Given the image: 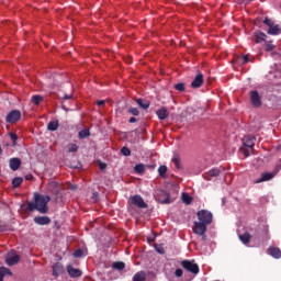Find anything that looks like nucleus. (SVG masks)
Segmentation results:
<instances>
[{"mask_svg": "<svg viewBox=\"0 0 281 281\" xmlns=\"http://www.w3.org/2000/svg\"><path fill=\"white\" fill-rule=\"evenodd\" d=\"M49 201H52L49 195L34 193V202H29L26 210L27 212H34L36 210L40 214H47L49 212Z\"/></svg>", "mask_w": 281, "mask_h": 281, "instance_id": "obj_1", "label": "nucleus"}, {"mask_svg": "<svg viewBox=\"0 0 281 281\" xmlns=\"http://www.w3.org/2000/svg\"><path fill=\"white\" fill-rule=\"evenodd\" d=\"M243 144L246 148H249V149L241 148L240 150L244 157H249L251 155V148L256 146V136H252V135L244 136Z\"/></svg>", "mask_w": 281, "mask_h": 281, "instance_id": "obj_2", "label": "nucleus"}, {"mask_svg": "<svg viewBox=\"0 0 281 281\" xmlns=\"http://www.w3.org/2000/svg\"><path fill=\"white\" fill-rule=\"evenodd\" d=\"M196 216L200 223H204V225H212V221L214 218V215H212V212L207 210H201L196 213Z\"/></svg>", "mask_w": 281, "mask_h": 281, "instance_id": "obj_3", "label": "nucleus"}, {"mask_svg": "<svg viewBox=\"0 0 281 281\" xmlns=\"http://www.w3.org/2000/svg\"><path fill=\"white\" fill-rule=\"evenodd\" d=\"M206 232H207V224H204L203 222H194L193 233H195L198 236H202L203 240L207 238V236H205Z\"/></svg>", "mask_w": 281, "mask_h": 281, "instance_id": "obj_4", "label": "nucleus"}, {"mask_svg": "<svg viewBox=\"0 0 281 281\" xmlns=\"http://www.w3.org/2000/svg\"><path fill=\"white\" fill-rule=\"evenodd\" d=\"M249 95L254 109H260L262 106V95L257 90H251Z\"/></svg>", "mask_w": 281, "mask_h": 281, "instance_id": "obj_5", "label": "nucleus"}, {"mask_svg": "<svg viewBox=\"0 0 281 281\" xmlns=\"http://www.w3.org/2000/svg\"><path fill=\"white\" fill-rule=\"evenodd\" d=\"M181 267H183L186 269V271H189L190 273H193L194 276H196L200 271L199 265L195 263L194 261H190V260H183L181 262Z\"/></svg>", "mask_w": 281, "mask_h": 281, "instance_id": "obj_6", "label": "nucleus"}, {"mask_svg": "<svg viewBox=\"0 0 281 281\" xmlns=\"http://www.w3.org/2000/svg\"><path fill=\"white\" fill-rule=\"evenodd\" d=\"M20 120L21 111L19 110H11L5 116L7 124H16V122H20Z\"/></svg>", "mask_w": 281, "mask_h": 281, "instance_id": "obj_7", "label": "nucleus"}, {"mask_svg": "<svg viewBox=\"0 0 281 281\" xmlns=\"http://www.w3.org/2000/svg\"><path fill=\"white\" fill-rule=\"evenodd\" d=\"M130 201L132 205H135V207H138L139 210H146V207H148V204H146L142 195H138V194L133 195L130 198Z\"/></svg>", "mask_w": 281, "mask_h": 281, "instance_id": "obj_8", "label": "nucleus"}, {"mask_svg": "<svg viewBox=\"0 0 281 281\" xmlns=\"http://www.w3.org/2000/svg\"><path fill=\"white\" fill-rule=\"evenodd\" d=\"M281 166H277L274 168V172H265L261 175V178L257 179L255 181V183H262L265 181H271V179H273V177H276V175H278V172H280Z\"/></svg>", "mask_w": 281, "mask_h": 281, "instance_id": "obj_9", "label": "nucleus"}, {"mask_svg": "<svg viewBox=\"0 0 281 281\" xmlns=\"http://www.w3.org/2000/svg\"><path fill=\"white\" fill-rule=\"evenodd\" d=\"M203 74L199 72L191 82V89H201V87H203Z\"/></svg>", "mask_w": 281, "mask_h": 281, "instance_id": "obj_10", "label": "nucleus"}, {"mask_svg": "<svg viewBox=\"0 0 281 281\" xmlns=\"http://www.w3.org/2000/svg\"><path fill=\"white\" fill-rule=\"evenodd\" d=\"M67 273L69 276V278H81L82 277V270L78 269V268H74V266L68 265L67 266Z\"/></svg>", "mask_w": 281, "mask_h": 281, "instance_id": "obj_11", "label": "nucleus"}, {"mask_svg": "<svg viewBox=\"0 0 281 281\" xmlns=\"http://www.w3.org/2000/svg\"><path fill=\"white\" fill-rule=\"evenodd\" d=\"M52 269L54 278H59V276H63V273H65V267L60 262H56L55 265H53Z\"/></svg>", "mask_w": 281, "mask_h": 281, "instance_id": "obj_12", "label": "nucleus"}, {"mask_svg": "<svg viewBox=\"0 0 281 281\" xmlns=\"http://www.w3.org/2000/svg\"><path fill=\"white\" fill-rule=\"evenodd\" d=\"M34 223L36 225H49V223H52V218H49V216H35Z\"/></svg>", "mask_w": 281, "mask_h": 281, "instance_id": "obj_13", "label": "nucleus"}, {"mask_svg": "<svg viewBox=\"0 0 281 281\" xmlns=\"http://www.w3.org/2000/svg\"><path fill=\"white\" fill-rule=\"evenodd\" d=\"M268 254L272 258H276V260H280V258H281V250L278 247L270 246L268 248Z\"/></svg>", "mask_w": 281, "mask_h": 281, "instance_id": "obj_14", "label": "nucleus"}, {"mask_svg": "<svg viewBox=\"0 0 281 281\" xmlns=\"http://www.w3.org/2000/svg\"><path fill=\"white\" fill-rule=\"evenodd\" d=\"M9 166L11 170L16 171L19 168H21V160L19 158H11L9 160Z\"/></svg>", "mask_w": 281, "mask_h": 281, "instance_id": "obj_15", "label": "nucleus"}, {"mask_svg": "<svg viewBox=\"0 0 281 281\" xmlns=\"http://www.w3.org/2000/svg\"><path fill=\"white\" fill-rule=\"evenodd\" d=\"M267 34H270V36H278V34H281V27L278 24H273L269 27L267 31Z\"/></svg>", "mask_w": 281, "mask_h": 281, "instance_id": "obj_16", "label": "nucleus"}, {"mask_svg": "<svg viewBox=\"0 0 281 281\" xmlns=\"http://www.w3.org/2000/svg\"><path fill=\"white\" fill-rule=\"evenodd\" d=\"M221 175V170L218 168L211 169L207 175L204 176L206 181H211L212 177H218Z\"/></svg>", "mask_w": 281, "mask_h": 281, "instance_id": "obj_17", "label": "nucleus"}, {"mask_svg": "<svg viewBox=\"0 0 281 281\" xmlns=\"http://www.w3.org/2000/svg\"><path fill=\"white\" fill-rule=\"evenodd\" d=\"M156 115L159 120H166L170 113L168 112V109L161 108L156 111Z\"/></svg>", "mask_w": 281, "mask_h": 281, "instance_id": "obj_18", "label": "nucleus"}, {"mask_svg": "<svg viewBox=\"0 0 281 281\" xmlns=\"http://www.w3.org/2000/svg\"><path fill=\"white\" fill-rule=\"evenodd\" d=\"M18 262H21V256H19V255H14L7 259V265L9 267H14V265H18Z\"/></svg>", "mask_w": 281, "mask_h": 281, "instance_id": "obj_19", "label": "nucleus"}, {"mask_svg": "<svg viewBox=\"0 0 281 281\" xmlns=\"http://www.w3.org/2000/svg\"><path fill=\"white\" fill-rule=\"evenodd\" d=\"M238 238L244 245H249L251 243V234H249L248 232L239 235Z\"/></svg>", "mask_w": 281, "mask_h": 281, "instance_id": "obj_20", "label": "nucleus"}, {"mask_svg": "<svg viewBox=\"0 0 281 281\" xmlns=\"http://www.w3.org/2000/svg\"><path fill=\"white\" fill-rule=\"evenodd\" d=\"M112 269H115L116 271H124V269H126V263H124V261H115L112 263Z\"/></svg>", "mask_w": 281, "mask_h": 281, "instance_id": "obj_21", "label": "nucleus"}, {"mask_svg": "<svg viewBox=\"0 0 281 281\" xmlns=\"http://www.w3.org/2000/svg\"><path fill=\"white\" fill-rule=\"evenodd\" d=\"M133 281H146V272L139 271L134 274Z\"/></svg>", "mask_w": 281, "mask_h": 281, "instance_id": "obj_22", "label": "nucleus"}, {"mask_svg": "<svg viewBox=\"0 0 281 281\" xmlns=\"http://www.w3.org/2000/svg\"><path fill=\"white\" fill-rule=\"evenodd\" d=\"M255 38H256V43H261V41H266L267 34H265L260 31H257V32H255Z\"/></svg>", "mask_w": 281, "mask_h": 281, "instance_id": "obj_23", "label": "nucleus"}, {"mask_svg": "<svg viewBox=\"0 0 281 281\" xmlns=\"http://www.w3.org/2000/svg\"><path fill=\"white\" fill-rule=\"evenodd\" d=\"M5 276H12V271H10V269H8L5 267H1L0 268V281H3V278Z\"/></svg>", "mask_w": 281, "mask_h": 281, "instance_id": "obj_24", "label": "nucleus"}, {"mask_svg": "<svg viewBox=\"0 0 281 281\" xmlns=\"http://www.w3.org/2000/svg\"><path fill=\"white\" fill-rule=\"evenodd\" d=\"M88 137H91V132L87 128H83L79 132V139H87Z\"/></svg>", "mask_w": 281, "mask_h": 281, "instance_id": "obj_25", "label": "nucleus"}, {"mask_svg": "<svg viewBox=\"0 0 281 281\" xmlns=\"http://www.w3.org/2000/svg\"><path fill=\"white\" fill-rule=\"evenodd\" d=\"M182 202L186 203V205L192 204V196L188 192L182 193Z\"/></svg>", "mask_w": 281, "mask_h": 281, "instance_id": "obj_26", "label": "nucleus"}, {"mask_svg": "<svg viewBox=\"0 0 281 281\" xmlns=\"http://www.w3.org/2000/svg\"><path fill=\"white\" fill-rule=\"evenodd\" d=\"M31 101L33 102V104H35V106H38V104H41V102H43V97L38 95V94H34L31 98Z\"/></svg>", "mask_w": 281, "mask_h": 281, "instance_id": "obj_27", "label": "nucleus"}, {"mask_svg": "<svg viewBox=\"0 0 281 281\" xmlns=\"http://www.w3.org/2000/svg\"><path fill=\"white\" fill-rule=\"evenodd\" d=\"M59 123L58 121H50L47 125L48 131H58Z\"/></svg>", "mask_w": 281, "mask_h": 281, "instance_id": "obj_28", "label": "nucleus"}, {"mask_svg": "<svg viewBox=\"0 0 281 281\" xmlns=\"http://www.w3.org/2000/svg\"><path fill=\"white\" fill-rule=\"evenodd\" d=\"M166 172H168V167L166 165H162L158 168L159 177L162 179H166Z\"/></svg>", "mask_w": 281, "mask_h": 281, "instance_id": "obj_29", "label": "nucleus"}, {"mask_svg": "<svg viewBox=\"0 0 281 281\" xmlns=\"http://www.w3.org/2000/svg\"><path fill=\"white\" fill-rule=\"evenodd\" d=\"M136 102L138 106H140V109H144V110L149 109L150 106V103L148 101L144 103V99H137Z\"/></svg>", "mask_w": 281, "mask_h": 281, "instance_id": "obj_30", "label": "nucleus"}, {"mask_svg": "<svg viewBox=\"0 0 281 281\" xmlns=\"http://www.w3.org/2000/svg\"><path fill=\"white\" fill-rule=\"evenodd\" d=\"M21 183H23V178H21V177L13 178V180H12L13 188H19V186H21Z\"/></svg>", "mask_w": 281, "mask_h": 281, "instance_id": "obj_31", "label": "nucleus"}, {"mask_svg": "<svg viewBox=\"0 0 281 281\" xmlns=\"http://www.w3.org/2000/svg\"><path fill=\"white\" fill-rule=\"evenodd\" d=\"M247 63H249V55H243L241 57L238 58L239 65H247Z\"/></svg>", "mask_w": 281, "mask_h": 281, "instance_id": "obj_32", "label": "nucleus"}, {"mask_svg": "<svg viewBox=\"0 0 281 281\" xmlns=\"http://www.w3.org/2000/svg\"><path fill=\"white\" fill-rule=\"evenodd\" d=\"M173 89H176V91L183 92V91H186V83H183V82L176 83L173 86Z\"/></svg>", "mask_w": 281, "mask_h": 281, "instance_id": "obj_33", "label": "nucleus"}, {"mask_svg": "<svg viewBox=\"0 0 281 281\" xmlns=\"http://www.w3.org/2000/svg\"><path fill=\"white\" fill-rule=\"evenodd\" d=\"M172 164L175 165V168H177V170H181V160L179 159V157H173Z\"/></svg>", "mask_w": 281, "mask_h": 281, "instance_id": "obj_34", "label": "nucleus"}, {"mask_svg": "<svg viewBox=\"0 0 281 281\" xmlns=\"http://www.w3.org/2000/svg\"><path fill=\"white\" fill-rule=\"evenodd\" d=\"M134 170H135V172H136L137 175H142V173L144 172V170H145L144 165H143V164L136 165V166L134 167Z\"/></svg>", "mask_w": 281, "mask_h": 281, "instance_id": "obj_35", "label": "nucleus"}, {"mask_svg": "<svg viewBox=\"0 0 281 281\" xmlns=\"http://www.w3.org/2000/svg\"><path fill=\"white\" fill-rule=\"evenodd\" d=\"M68 153H78V145L74 143L68 144Z\"/></svg>", "mask_w": 281, "mask_h": 281, "instance_id": "obj_36", "label": "nucleus"}, {"mask_svg": "<svg viewBox=\"0 0 281 281\" xmlns=\"http://www.w3.org/2000/svg\"><path fill=\"white\" fill-rule=\"evenodd\" d=\"M9 135H10V138H11L12 143H13V146H16V142L19 139V136L15 133H12V132Z\"/></svg>", "mask_w": 281, "mask_h": 281, "instance_id": "obj_37", "label": "nucleus"}, {"mask_svg": "<svg viewBox=\"0 0 281 281\" xmlns=\"http://www.w3.org/2000/svg\"><path fill=\"white\" fill-rule=\"evenodd\" d=\"M121 153L124 155V157H131V149L128 147H123Z\"/></svg>", "mask_w": 281, "mask_h": 281, "instance_id": "obj_38", "label": "nucleus"}, {"mask_svg": "<svg viewBox=\"0 0 281 281\" xmlns=\"http://www.w3.org/2000/svg\"><path fill=\"white\" fill-rule=\"evenodd\" d=\"M162 194H165L166 199H164V200L161 201V203H164V204L170 203V193H168V192H162Z\"/></svg>", "mask_w": 281, "mask_h": 281, "instance_id": "obj_39", "label": "nucleus"}, {"mask_svg": "<svg viewBox=\"0 0 281 281\" xmlns=\"http://www.w3.org/2000/svg\"><path fill=\"white\" fill-rule=\"evenodd\" d=\"M155 249L158 254H161V255L166 254V250L161 245H155Z\"/></svg>", "mask_w": 281, "mask_h": 281, "instance_id": "obj_40", "label": "nucleus"}, {"mask_svg": "<svg viewBox=\"0 0 281 281\" xmlns=\"http://www.w3.org/2000/svg\"><path fill=\"white\" fill-rule=\"evenodd\" d=\"M263 25H268L269 29H270V27H272V26L274 25V23L271 21V19L266 18V19L263 20Z\"/></svg>", "mask_w": 281, "mask_h": 281, "instance_id": "obj_41", "label": "nucleus"}, {"mask_svg": "<svg viewBox=\"0 0 281 281\" xmlns=\"http://www.w3.org/2000/svg\"><path fill=\"white\" fill-rule=\"evenodd\" d=\"M82 254H85V251L82 249H77L74 252L75 258H82Z\"/></svg>", "mask_w": 281, "mask_h": 281, "instance_id": "obj_42", "label": "nucleus"}, {"mask_svg": "<svg viewBox=\"0 0 281 281\" xmlns=\"http://www.w3.org/2000/svg\"><path fill=\"white\" fill-rule=\"evenodd\" d=\"M128 113H131V115L137 116V115H139V110H137V108H131L128 110Z\"/></svg>", "mask_w": 281, "mask_h": 281, "instance_id": "obj_43", "label": "nucleus"}, {"mask_svg": "<svg viewBox=\"0 0 281 281\" xmlns=\"http://www.w3.org/2000/svg\"><path fill=\"white\" fill-rule=\"evenodd\" d=\"M276 49V45L268 43L266 45V52H273Z\"/></svg>", "mask_w": 281, "mask_h": 281, "instance_id": "obj_44", "label": "nucleus"}, {"mask_svg": "<svg viewBox=\"0 0 281 281\" xmlns=\"http://www.w3.org/2000/svg\"><path fill=\"white\" fill-rule=\"evenodd\" d=\"M175 276L176 278H181L183 276V270L181 268L176 269Z\"/></svg>", "mask_w": 281, "mask_h": 281, "instance_id": "obj_45", "label": "nucleus"}, {"mask_svg": "<svg viewBox=\"0 0 281 281\" xmlns=\"http://www.w3.org/2000/svg\"><path fill=\"white\" fill-rule=\"evenodd\" d=\"M100 170H106V162H99Z\"/></svg>", "mask_w": 281, "mask_h": 281, "instance_id": "obj_46", "label": "nucleus"}, {"mask_svg": "<svg viewBox=\"0 0 281 281\" xmlns=\"http://www.w3.org/2000/svg\"><path fill=\"white\" fill-rule=\"evenodd\" d=\"M104 104H106V101H104V100L97 101V105H99V106H104Z\"/></svg>", "mask_w": 281, "mask_h": 281, "instance_id": "obj_47", "label": "nucleus"}, {"mask_svg": "<svg viewBox=\"0 0 281 281\" xmlns=\"http://www.w3.org/2000/svg\"><path fill=\"white\" fill-rule=\"evenodd\" d=\"M72 98H74V95H71V94H65L63 97V100H71Z\"/></svg>", "mask_w": 281, "mask_h": 281, "instance_id": "obj_48", "label": "nucleus"}, {"mask_svg": "<svg viewBox=\"0 0 281 281\" xmlns=\"http://www.w3.org/2000/svg\"><path fill=\"white\" fill-rule=\"evenodd\" d=\"M26 181H32V179H34V176H32V173H29L25 176Z\"/></svg>", "mask_w": 281, "mask_h": 281, "instance_id": "obj_49", "label": "nucleus"}, {"mask_svg": "<svg viewBox=\"0 0 281 281\" xmlns=\"http://www.w3.org/2000/svg\"><path fill=\"white\" fill-rule=\"evenodd\" d=\"M135 122H137V119H136V117H131V119H130V124H135Z\"/></svg>", "mask_w": 281, "mask_h": 281, "instance_id": "obj_50", "label": "nucleus"}, {"mask_svg": "<svg viewBox=\"0 0 281 281\" xmlns=\"http://www.w3.org/2000/svg\"><path fill=\"white\" fill-rule=\"evenodd\" d=\"M278 148L281 150V144L278 146Z\"/></svg>", "mask_w": 281, "mask_h": 281, "instance_id": "obj_51", "label": "nucleus"}]
</instances>
